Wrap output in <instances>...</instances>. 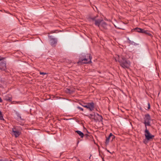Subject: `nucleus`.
<instances>
[{
    "label": "nucleus",
    "mask_w": 161,
    "mask_h": 161,
    "mask_svg": "<svg viewBox=\"0 0 161 161\" xmlns=\"http://www.w3.org/2000/svg\"><path fill=\"white\" fill-rule=\"evenodd\" d=\"M118 61L120 66L124 68H129L130 66V61L127 60L126 58L123 56L119 58Z\"/></svg>",
    "instance_id": "1"
},
{
    "label": "nucleus",
    "mask_w": 161,
    "mask_h": 161,
    "mask_svg": "<svg viewBox=\"0 0 161 161\" xmlns=\"http://www.w3.org/2000/svg\"><path fill=\"white\" fill-rule=\"evenodd\" d=\"M144 121L143 123L144 124L145 128L147 127V126H150V121L151 120V117L149 114H147L145 115Z\"/></svg>",
    "instance_id": "2"
},
{
    "label": "nucleus",
    "mask_w": 161,
    "mask_h": 161,
    "mask_svg": "<svg viewBox=\"0 0 161 161\" xmlns=\"http://www.w3.org/2000/svg\"><path fill=\"white\" fill-rule=\"evenodd\" d=\"M80 104L83 107L89 109L90 111H92L94 109V104L93 102L90 103H84V105H82V104L80 103Z\"/></svg>",
    "instance_id": "3"
},
{
    "label": "nucleus",
    "mask_w": 161,
    "mask_h": 161,
    "mask_svg": "<svg viewBox=\"0 0 161 161\" xmlns=\"http://www.w3.org/2000/svg\"><path fill=\"white\" fill-rule=\"evenodd\" d=\"M145 136V139L147 141H150L152 139H153L154 137V135H152L148 130L147 129V128H145V130L144 131Z\"/></svg>",
    "instance_id": "4"
},
{
    "label": "nucleus",
    "mask_w": 161,
    "mask_h": 161,
    "mask_svg": "<svg viewBox=\"0 0 161 161\" xmlns=\"http://www.w3.org/2000/svg\"><path fill=\"white\" fill-rule=\"evenodd\" d=\"M5 57L0 56V69L5 70L6 69V61L4 60Z\"/></svg>",
    "instance_id": "5"
},
{
    "label": "nucleus",
    "mask_w": 161,
    "mask_h": 161,
    "mask_svg": "<svg viewBox=\"0 0 161 161\" xmlns=\"http://www.w3.org/2000/svg\"><path fill=\"white\" fill-rule=\"evenodd\" d=\"M48 37L50 39V43L51 46L53 47H55L57 42V39L54 38H53L51 36H48Z\"/></svg>",
    "instance_id": "6"
},
{
    "label": "nucleus",
    "mask_w": 161,
    "mask_h": 161,
    "mask_svg": "<svg viewBox=\"0 0 161 161\" xmlns=\"http://www.w3.org/2000/svg\"><path fill=\"white\" fill-rule=\"evenodd\" d=\"M21 133L18 130H17L15 128H12V134L15 138H17L20 135Z\"/></svg>",
    "instance_id": "7"
},
{
    "label": "nucleus",
    "mask_w": 161,
    "mask_h": 161,
    "mask_svg": "<svg viewBox=\"0 0 161 161\" xmlns=\"http://www.w3.org/2000/svg\"><path fill=\"white\" fill-rule=\"evenodd\" d=\"M83 61L81 63L83 64H89L92 62L91 59H92V57L91 56V55H90V56L89 58L86 57L85 58H83Z\"/></svg>",
    "instance_id": "8"
},
{
    "label": "nucleus",
    "mask_w": 161,
    "mask_h": 161,
    "mask_svg": "<svg viewBox=\"0 0 161 161\" xmlns=\"http://www.w3.org/2000/svg\"><path fill=\"white\" fill-rule=\"evenodd\" d=\"M90 54H82L81 55L79 58V62L81 63L83 61V58H85L86 57L89 58V57L90 56Z\"/></svg>",
    "instance_id": "9"
},
{
    "label": "nucleus",
    "mask_w": 161,
    "mask_h": 161,
    "mask_svg": "<svg viewBox=\"0 0 161 161\" xmlns=\"http://www.w3.org/2000/svg\"><path fill=\"white\" fill-rule=\"evenodd\" d=\"M134 30L136 32L144 34H145L146 32H147V30H145L144 29L139 28L138 27L134 29Z\"/></svg>",
    "instance_id": "10"
},
{
    "label": "nucleus",
    "mask_w": 161,
    "mask_h": 161,
    "mask_svg": "<svg viewBox=\"0 0 161 161\" xmlns=\"http://www.w3.org/2000/svg\"><path fill=\"white\" fill-rule=\"evenodd\" d=\"M86 116H87L90 119H92L95 121H97V119L95 118V113H94L93 114H90V115H86Z\"/></svg>",
    "instance_id": "11"
},
{
    "label": "nucleus",
    "mask_w": 161,
    "mask_h": 161,
    "mask_svg": "<svg viewBox=\"0 0 161 161\" xmlns=\"http://www.w3.org/2000/svg\"><path fill=\"white\" fill-rule=\"evenodd\" d=\"M5 100L9 102H11L12 100V97L10 95H8L5 97Z\"/></svg>",
    "instance_id": "12"
},
{
    "label": "nucleus",
    "mask_w": 161,
    "mask_h": 161,
    "mask_svg": "<svg viewBox=\"0 0 161 161\" xmlns=\"http://www.w3.org/2000/svg\"><path fill=\"white\" fill-rule=\"evenodd\" d=\"M102 20L100 19H97L95 20V24L96 25L98 26L100 28V25L101 22Z\"/></svg>",
    "instance_id": "13"
},
{
    "label": "nucleus",
    "mask_w": 161,
    "mask_h": 161,
    "mask_svg": "<svg viewBox=\"0 0 161 161\" xmlns=\"http://www.w3.org/2000/svg\"><path fill=\"white\" fill-rule=\"evenodd\" d=\"M101 26L105 30H107L108 29V25L104 21L102 23Z\"/></svg>",
    "instance_id": "14"
},
{
    "label": "nucleus",
    "mask_w": 161,
    "mask_h": 161,
    "mask_svg": "<svg viewBox=\"0 0 161 161\" xmlns=\"http://www.w3.org/2000/svg\"><path fill=\"white\" fill-rule=\"evenodd\" d=\"M112 135L111 134H109V135L108 136V137L106 136V140L105 141V144L106 145H108L109 142L110 140H111V136Z\"/></svg>",
    "instance_id": "15"
},
{
    "label": "nucleus",
    "mask_w": 161,
    "mask_h": 161,
    "mask_svg": "<svg viewBox=\"0 0 161 161\" xmlns=\"http://www.w3.org/2000/svg\"><path fill=\"white\" fill-rule=\"evenodd\" d=\"M97 17L96 16H95V17H91V16H90L88 17V20L90 22H92L93 21H95V20H96V18Z\"/></svg>",
    "instance_id": "16"
},
{
    "label": "nucleus",
    "mask_w": 161,
    "mask_h": 161,
    "mask_svg": "<svg viewBox=\"0 0 161 161\" xmlns=\"http://www.w3.org/2000/svg\"><path fill=\"white\" fill-rule=\"evenodd\" d=\"M75 132L77 133L81 138H83L84 136V133L80 130H76Z\"/></svg>",
    "instance_id": "17"
},
{
    "label": "nucleus",
    "mask_w": 161,
    "mask_h": 161,
    "mask_svg": "<svg viewBox=\"0 0 161 161\" xmlns=\"http://www.w3.org/2000/svg\"><path fill=\"white\" fill-rule=\"evenodd\" d=\"M127 40L128 41V42L129 44L130 45H137V44H136V43L134 42L133 41L130 40L129 38H127Z\"/></svg>",
    "instance_id": "18"
},
{
    "label": "nucleus",
    "mask_w": 161,
    "mask_h": 161,
    "mask_svg": "<svg viewBox=\"0 0 161 161\" xmlns=\"http://www.w3.org/2000/svg\"><path fill=\"white\" fill-rule=\"evenodd\" d=\"M84 136L86 139H89L92 137V136L91 135H89L88 134H85Z\"/></svg>",
    "instance_id": "19"
},
{
    "label": "nucleus",
    "mask_w": 161,
    "mask_h": 161,
    "mask_svg": "<svg viewBox=\"0 0 161 161\" xmlns=\"http://www.w3.org/2000/svg\"><path fill=\"white\" fill-rule=\"evenodd\" d=\"M103 118L101 115H100L96 119L97 121H99L102 122L103 121Z\"/></svg>",
    "instance_id": "20"
},
{
    "label": "nucleus",
    "mask_w": 161,
    "mask_h": 161,
    "mask_svg": "<svg viewBox=\"0 0 161 161\" xmlns=\"http://www.w3.org/2000/svg\"><path fill=\"white\" fill-rule=\"evenodd\" d=\"M15 114H16V115L19 118V119L21 120H23L24 119H22L21 118V115L20 114H19L17 112H16V113H15Z\"/></svg>",
    "instance_id": "21"
},
{
    "label": "nucleus",
    "mask_w": 161,
    "mask_h": 161,
    "mask_svg": "<svg viewBox=\"0 0 161 161\" xmlns=\"http://www.w3.org/2000/svg\"><path fill=\"white\" fill-rule=\"evenodd\" d=\"M110 134H111L112 135L111 136V141H114V139H115V136L113 135L112 133H110Z\"/></svg>",
    "instance_id": "22"
},
{
    "label": "nucleus",
    "mask_w": 161,
    "mask_h": 161,
    "mask_svg": "<svg viewBox=\"0 0 161 161\" xmlns=\"http://www.w3.org/2000/svg\"><path fill=\"white\" fill-rule=\"evenodd\" d=\"M147 35H148L150 36L151 37H153V35L152 34H151L149 31L147 30V32H146V33H145Z\"/></svg>",
    "instance_id": "23"
},
{
    "label": "nucleus",
    "mask_w": 161,
    "mask_h": 161,
    "mask_svg": "<svg viewBox=\"0 0 161 161\" xmlns=\"http://www.w3.org/2000/svg\"><path fill=\"white\" fill-rule=\"evenodd\" d=\"M0 119L1 120H4L3 118V115L1 111H0Z\"/></svg>",
    "instance_id": "24"
},
{
    "label": "nucleus",
    "mask_w": 161,
    "mask_h": 161,
    "mask_svg": "<svg viewBox=\"0 0 161 161\" xmlns=\"http://www.w3.org/2000/svg\"><path fill=\"white\" fill-rule=\"evenodd\" d=\"M77 108L78 109H80V110H81V111H83V110H84L82 108H81V107H79V106H77Z\"/></svg>",
    "instance_id": "25"
},
{
    "label": "nucleus",
    "mask_w": 161,
    "mask_h": 161,
    "mask_svg": "<svg viewBox=\"0 0 161 161\" xmlns=\"http://www.w3.org/2000/svg\"><path fill=\"white\" fill-rule=\"evenodd\" d=\"M47 73L43 72H40V74L42 75H45L47 74Z\"/></svg>",
    "instance_id": "26"
},
{
    "label": "nucleus",
    "mask_w": 161,
    "mask_h": 161,
    "mask_svg": "<svg viewBox=\"0 0 161 161\" xmlns=\"http://www.w3.org/2000/svg\"><path fill=\"white\" fill-rule=\"evenodd\" d=\"M148 104V108H147V109H150V104L149 103H148L147 104Z\"/></svg>",
    "instance_id": "27"
},
{
    "label": "nucleus",
    "mask_w": 161,
    "mask_h": 161,
    "mask_svg": "<svg viewBox=\"0 0 161 161\" xmlns=\"http://www.w3.org/2000/svg\"><path fill=\"white\" fill-rule=\"evenodd\" d=\"M67 90H68L67 92H69L70 93H71L72 92L70 89H67Z\"/></svg>",
    "instance_id": "28"
},
{
    "label": "nucleus",
    "mask_w": 161,
    "mask_h": 161,
    "mask_svg": "<svg viewBox=\"0 0 161 161\" xmlns=\"http://www.w3.org/2000/svg\"><path fill=\"white\" fill-rule=\"evenodd\" d=\"M0 161H12L11 160H7V159H5V160H2V159H0Z\"/></svg>",
    "instance_id": "29"
},
{
    "label": "nucleus",
    "mask_w": 161,
    "mask_h": 161,
    "mask_svg": "<svg viewBox=\"0 0 161 161\" xmlns=\"http://www.w3.org/2000/svg\"><path fill=\"white\" fill-rule=\"evenodd\" d=\"M2 102H3V100L2 99V98H1V97H0V102L2 103Z\"/></svg>",
    "instance_id": "30"
},
{
    "label": "nucleus",
    "mask_w": 161,
    "mask_h": 161,
    "mask_svg": "<svg viewBox=\"0 0 161 161\" xmlns=\"http://www.w3.org/2000/svg\"><path fill=\"white\" fill-rule=\"evenodd\" d=\"M14 102H14V101L12 102L11 103L12 104H14ZM16 102V103H18L19 102Z\"/></svg>",
    "instance_id": "31"
},
{
    "label": "nucleus",
    "mask_w": 161,
    "mask_h": 161,
    "mask_svg": "<svg viewBox=\"0 0 161 161\" xmlns=\"http://www.w3.org/2000/svg\"><path fill=\"white\" fill-rule=\"evenodd\" d=\"M86 132H87V133H89V132L88 131V130H87V129H86Z\"/></svg>",
    "instance_id": "32"
},
{
    "label": "nucleus",
    "mask_w": 161,
    "mask_h": 161,
    "mask_svg": "<svg viewBox=\"0 0 161 161\" xmlns=\"http://www.w3.org/2000/svg\"><path fill=\"white\" fill-rule=\"evenodd\" d=\"M98 116H99L100 115H99L98 114V113H97L96 114Z\"/></svg>",
    "instance_id": "33"
},
{
    "label": "nucleus",
    "mask_w": 161,
    "mask_h": 161,
    "mask_svg": "<svg viewBox=\"0 0 161 161\" xmlns=\"http://www.w3.org/2000/svg\"><path fill=\"white\" fill-rule=\"evenodd\" d=\"M102 158L103 161H104V160L103 158Z\"/></svg>",
    "instance_id": "34"
},
{
    "label": "nucleus",
    "mask_w": 161,
    "mask_h": 161,
    "mask_svg": "<svg viewBox=\"0 0 161 161\" xmlns=\"http://www.w3.org/2000/svg\"><path fill=\"white\" fill-rule=\"evenodd\" d=\"M82 104V105H84V103H83V104Z\"/></svg>",
    "instance_id": "35"
},
{
    "label": "nucleus",
    "mask_w": 161,
    "mask_h": 161,
    "mask_svg": "<svg viewBox=\"0 0 161 161\" xmlns=\"http://www.w3.org/2000/svg\"><path fill=\"white\" fill-rule=\"evenodd\" d=\"M79 142V141H78V143Z\"/></svg>",
    "instance_id": "36"
}]
</instances>
